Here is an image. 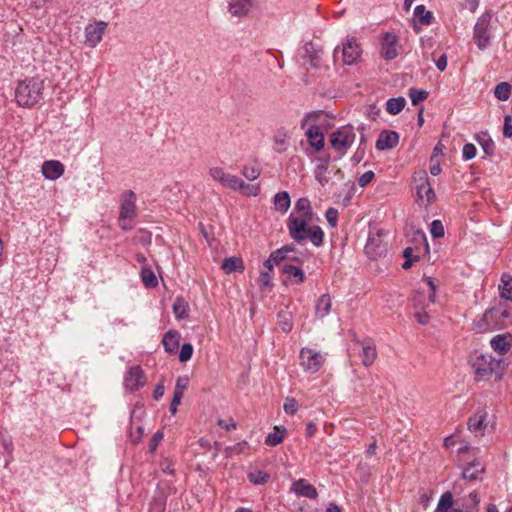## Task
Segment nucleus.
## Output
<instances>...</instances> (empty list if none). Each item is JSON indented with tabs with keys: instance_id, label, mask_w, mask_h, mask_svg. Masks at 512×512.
Masks as SVG:
<instances>
[{
	"instance_id": "nucleus-1",
	"label": "nucleus",
	"mask_w": 512,
	"mask_h": 512,
	"mask_svg": "<svg viewBox=\"0 0 512 512\" xmlns=\"http://www.w3.org/2000/svg\"><path fill=\"white\" fill-rule=\"evenodd\" d=\"M313 220L296 218L291 213L287 219L289 236L297 243L310 240L315 247H320L324 242V232L320 226L310 225Z\"/></svg>"
},
{
	"instance_id": "nucleus-2",
	"label": "nucleus",
	"mask_w": 512,
	"mask_h": 512,
	"mask_svg": "<svg viewBox=\"0 0 512 512\" xmlns=\"http://www.w3.org/2000/svg\"><path fill=\"white\" fill-rule=\"evenodd\" d=\"M44 81L38 77L19 81L15 88V99L21 107H32L43 97Z\"/></svg>"
},
{
	"instance_id": "nucleus-3",
	"label": "nucleus",
	"mask_w": 512,
	"mask_h": 512,
	"mask_svg": "<svg viewBox=\"0 0 512 512\" xmlns=\"http://www.w3.org/2000/svg\"><path fill=\"white\" fill-rule=\"evenodd\" d=\"M502 359H496L492 355L474 351L469 356L471 365L477 380H488L493 374L501 375Z\"/></svg>"
},
{
	"instance_id": "nucleus-4",
	"label": "nucleus",
	"mask_w": 512,
	"mask_h": 512,
	"mask_svg": "<svg viewBox=\"0 0 512 512\" xmlns=\"http://www.w3.org/2000/svg\"><path fill=\"white\" fill-rule=\"evenodd\" d=\"M493 38L492 13L484 12L476 21L473 28V40L479 50H485L491 45Z\"/></svg>"
},
{
	"instance_id": "nucleus-5",
	"label": "nucleus",
	"mask_w": 512,
	"mask_h": 512,
	"mask_svg": "<svg viewBox=\"0 0 512 512\" xmlns=\"http://www.w3.org/2000/svg\"><path fill=\"white\" fill-rule=\"evenodd\" d=\"M510 320V312L498 306L486 310L477 325L481 331H485L490 329L491 327L501 328L507 325L510 322Z\"/></svg>"
},
{
	"instance_id": "nucleus-6",
	"label": "nucleus",
	"mask_w": 512,
	"mask_h": 512,
	"mask_svg": "<svg viewBox=\"0 0 512 512\" xmlns=\"http://www.w3.org/2000/svg\"><path fill=\"white\" fill-rule=\"evenodd\" d=\"M356 138L354 128L351 125H345L334 131L330 135V144L337 151L340 157L344 156L347 150L352 146Z\"/></svg>"
},
{
	"instance_id": "nucleus-7",
	"label": "nucleus",
	"mask_w": 512,
	"mask_h": 512,
	"mask_svg": "<svg viewBox=\"0 0 512 512\" xmlns=\"http://www.w3.org/2000/svg\"><path fill=\"white\" fill-rule=\"evenodd\" d=\"M136 216V195L132 190L123 193L121 197L119 221L123 230H131L133 226L127 223Z\"/></svg>"
},
{
	"instance_id": "nucleus-8",
	"label": "nucleus",
	"mask_w": 512,
	"mask_h": 512,
	"mask_svg": "<svg viewBox=\"0 0 512 512\" xmlns=\"http://www.w3.org/2000/svg\"><path fill=\"white\" fill-rule=\"evenodd\" d=\"M341 52L342 62L345 65H353L361 55V49L354 37H347L340 49L336 47L333 53L334 60L337 61Z\"/></svg>"
},
{
	"instance_id": "nucleus-9",
	"label": "nucleus",
	"mask_w": 512,
	"mask_h": 512,
	"mask_svg": "<svg viewBox=\"0 0 512 512\" xmlns=\"http://www.w3.org/2000/svg\"><path fill=\"white\" fill-rule=\"evenodd\" d=\"M316 117V113H309L301 122V127L304 128L306 125H309L306 130V137L309 141L311 147H313L316 151H320L323 149L325 140L324 135L321 132L320 128L315 124H309Z\"/></svg>"
},
{
	"instance_id": "nucleus-10",
	"label": "nucleus",
	"mask_w": 512,
	"mask_h": 512,
	"mask_svg": "<svg viewBox=\"0 0 512 512\" xmlns=\"http://www.w3.org/2000/svg\"><path fill=\"white\" fill-rule=\"evenodd\" d=\"M324 357L320 352L311 348H302L300 351V364L306 372L316 373L320 370Z\"/></svg>"
},
{
	"instance_id": "nucleus-11",
	"label": "nucleus",
	"mask_w": 512,
	"mask_h": 512,
	"mask_svg": "<svg viewBox=\"0 0 512 512\" xmlns=\"http://www.w3.org/2000/svg\"><path fill=\"white\" fill-rule=\"evenodd\" d=\"M209 175L214 181L219 182L223 187L237 191L244 185V181L236 176L226 173L221 167H213L209 170Z\"/></svg>"
},
{
	"instance_id": "nucleus-12",
	"label": "nucleus",
	"mask_w": 512,
	"mask_h": 512,
	"mask_svg": "<svg viewBox=\"0 0 512 512\" xmlns=\"http://www.w3.org/2000/svg\"><path fill=\"white\" fill-rule=\"evenodd\" d=\"M419 178H414L417 182L416 190L418 201H426L427 204L432 203L435 200V192L429 183L426 171H420L418 173Z\"/></svg>"
},
{
	"instance_id": "nucleus-13",
	"label": "nucleus",
	"mask_w": 512,
	"mask_h": 512,
	"mask_svg": "<svg viewBox=\"0 0 512 512\" xmlns=\"http://www.w3.org/2000/svg\"><path fill=\"white\" fill-rule=\"evenodd\" d=\"M108 26L105 21H95L85 27V43L89 47H96L102 40L103 34Z\"/></svg>"
},
{
	"instance_id": "nucleus-14",
	"label": "nucleus",
	"mask_w": 512,
	"mask_h": 512,
	"mask_svg": "<svg viewBox=\"0 0 512 512\" xmlns=\"http://www.w3.org/2000/svg\"><path fill=\"white\" fill-rule=\"evenodd\" d=\"M380 54L387 61L393 60L398 56V38L394 33L386 32L383 35Z\"/></svg>"
},
{
	"instance_id": "nucleus-15",
	"label": "nucleus",
	"mask_w": 512,
	"mask_h": 512,
	"mask_svg": "<svg viewBox=\"0 0 512 512\" xmlns=\"http://www.w3.org/2000/svg\"><path fill=\"white\" fill-rule=\"evenodd\" d=\"M145 383L144 373L140 366H132L129 368L124 377L125 387L131 391H136Z\"/></svg>"
},
{
	"instance_id": "nucleus-16",
	"label": "nucleus",
	"mask_w": 512,
	"mask_h": 512,
	"mask_svg": "<svg viewBox=\"0 0 512 512\" xmlns=\"http://www.w3.org/2000/svg\"><path fill=\"white\" fill-rule=\"evenodd\" d=\"M399 143V134L392 130H383L380 132L376 141V149L379 151L390 150Z\"/></svg>"
},
{
	"instance_id": "nucleus-17",
	"label": "nucleus",
	"mask_w": 512,
	"mask_h": 512,
	"mask_svg": "<svg viewBox=\"0 0 512 512\" xmlns=\"http://www.w3.org/2000/svg\"><path fill=\"white\" fill-rule=\"evenodd\" d=\"M487 412L484 409H480L474 413L468 419V429L475 435H483L486 429Z\"/></svg>"
},
{
	"instance_id": "nucleus-18",
	"label": "nucleus",
	"mask_w": 512,
	"mask_h": 512,
	"mask_svg": "<svg viewBox=\"0 0 512 512\" xmlns=\"http://www.w3.org/2000/svg\"><path fill=\"white\" fill-rule=\"evenodd\" d=\"M490 345L496 353L503 356L512 348V334H498L490 340Z\"/></svg>"
},
{
	"instance_id": "nucleus-19",
	"label": "nucleus",
	"mask_w": 512,
	"mask_h": 512,
	"mask_svg": "<svg viewBox=\"0 0 512 512\" xmlns=\"http://www.w3.org/2000/svg\"><path fill=\"white\" fill-rule=\"evenodd\" d=\"M479 496L476 492H471L467 497L455 502V512H478Z\"/></svg>"
},
{
	"instance_id": "nucleus-20",
	"label": "nucleus",
	"mask_w": 512,
	"mask_h": 512,
	"mask_svg": "<svg viewBox=\"0 0 512 512\" xmlns=\"http://www.w3.org/2000/svg\"><path fill=\"white\" fill-rule=\"evenodd\" d=\"M291 491L297 496L316 499L318 492L316 488L305 479H299L292 484Z\"/></svg>"
},
{
	"instance_id": "nucleus-21",
	"label": "nucleus",
	"mask_w": 512,
	"mask_h": 512,
	"mask_svg": "<svg viewBox=\"0 0 512 512\" xmlns=\"http://www.w3.org/2000/svg\"><path fill=\"white\" fill-rule=\"evenodd\" d=\"M64 173V165L57 160L45 161L42 165V174L46 179L56 180Z\"/></svg>"
},
{
	"instance_id": "nucleus-22",
	"label": "nucleus",
	"mask_w": 512,
	"mask_h": 512,
	"mask_svg": "<svg viewBox=\"0 0 512 512\" xmlns=\"http://www.w3.org/2000/svg\"><path fill=\"white\" fill-rule=\"evenodd\" d=\"M484 471L485 468L481 462L477 459H474L473 461L469 462L466 467H464L462 476L465 480L468 481H478L482 480L479 475L484 473Z\"/></svg>"
},
{
	"instance_id": "nucleus-23",
	"label": "nucleus",
	"mask_w": 512,
	"mask_h": 512,
	"mask_svg": "<svg viewBox=\"0 0 512 512\" xmlns=\"http://www.w3.org/2000/svg\"><path fill=\"white\" fill-rule=\"evenodd\" d=\"M281 272L287 276L292 284L299 285L305 281L304 271L299 266L284 263L281 266Z\"/></svg>"
},
{
	"instance_id": "nucleus-24",
	"label": "nucleus",
	"mask_w": 512,
	"mask_h": 512,
	"mask_svg": "<svg viewBox=\"0 0 512 512\" xmlns=\"http://www.w3.org/2000/svg\"><path fill=\"white\" fill-rule=\"evenodd\" d=\"M252 7V0H229L228 11L232 16L243 17L248 14Z\"/></svg>"
},
{
	"instance_id": "nucleus-25",
	"label": "nucleus",
	"mask_w": 512,
	"mask_h": 512,
	"mask_svg": "<svg viewBox=\"0 0 512 512\" xmlns=\"http://www.w3.org/2000/svg\"><path fill=\"white\" fill-rule=\"evenodd\" d=\"M304 55L303 58L309 61L313 68H317L320 64L322 57V49L314 43H306L303 47Z\"/></svg>"
},
{
	"instance_id": "nucleus-26",
	"label": "nucleus",
	"mask_w": 512,
	"mask_h": 512,
	"mask_svg": "<svg viewBox=\"0 0 512 512\" xmlns=\"http://www.w3.org/2000/svg\"><path fill=\"white\" fill-rule=\"evenodd\" d=\"M294 213L296 218H305L308 220H313V210L311 207V203L308 198H300L296 201L294 206Z\"/></svg>"
},
{
	"instance_id": "nucleus-27",
	"label": "nucleus",
	"mask_w": 512,
	"mask_h": 512,
	"mask_svg": "<svg viewBox=\"0 0 512 512\" xmlns=\"http://www.w3.org/2000/svg\"><path fill=\"white\" fill-rule=\"evenodd\" d=\"M361 345L362 346L359 356L361 358L362 364L365 367H369L375 362L377 358L376 347L371 342H362Z\"/></svg>"
},
{
	"instance_id": "nucleus-28",
	"label": "nucleus",
	"mask_w": 512,
	"mask_h": 512,
	"mask_svg": "<svg viewBox=\"0 0 512 512\" xmlns=\"http://www.w3.org/2000/svg\"><path fill=\"white\" fill-rule=\"evenodd\" d=\"M180 333L176 330L167 331L162 339L164 350L168 354H174L179 347Z\"/></svg>"
},
{
	"instance_id": "nucleus-29",
	"label": "nucleus",
	"mask_w": 512,
	"mask_h": 512,
	"mask_svg": "<svg viewBox=\"0 0 512 512\" xmlns=\"http://www.w3.org/2000/svg\"><path fill=\"white\" fill-rule=\"evenodd\" d=\"M296 248L294 245H285L270 254L271 261H274L276 265H280L283 261L293 260V257H290V253H295Z\"/></svg>"
},
{
	"instance_id": "nucleus-30",
	"label": "nucleus",
	"mask_w": 512,
	"mask_h": 512,
	"mask_svg": "<svg viewBox=\"0 0 512 512\" xmlns=\"http://www.w3.org/2000/svg\"><path fill=\"white\" fill-rule=\"evenodd\" d=\"M386 251L385 247L380 244L379 236H369L365 245V252L368 256L376 258Z\"/></svg>"
},
{
	"instance_id": "nucleus-31",
	"label": "nucleus",
	"mask_w": 512,
	"mask_h": 512,
	"mask_svg": "<svg viewBox=\"0 0 512 512\" xmlns=\"http://www.w3.org/2000/svg\"><path fill=\"white\" fill-rule=\"evenodd\" d=\"M332 300L329 294L321 295L315 305V314L318 318H324L330 313Z\"/></svg>"
},
{
	"instance_id": "nucleus-32",
	"label": "nucleus",
	"mask_w": 512,
	"mask_h": 512,
	"mask_svg": "<svg viewBox=\"0 0 512 512\" xmlns=\"http://www.w3.org/2000/svg\"><path fill=\"white\" fill-rule=\"evenodd\" d=\"M475 139L487 156L494 155L495 144L487 132L476 134Z\"/></svg>"
},
{
	"instance_id": "nucleus-33",
	"label": "nucleus",
	"mask_w": 512,
	"mask_h": 512,
	"mask_svg": "<svg viewBox=\"0 0 512 512\" xmlns=\"http://www.w3.org/2000/svg\"><path fill=\"white\" fill-rule=\"evenodd\" d=\"M221 267L227 274L244 271V263L239 257L225 258Z\"/></svg>"
},
{
	"instance_id": "nucleus-34",
	"label": "nucleus",
	"mask_w": 512,
	"mask_h": 512,
	"mask_svg": "<svg viewBox=\"0 0 512 512\" xmlns=\"http://www.w3.org/2000/svg\"><path fill=\"white\" fill-rule=\"evenodd\" d=\"M499 292L501 298L512 302V276L510 274H502L501 284L499 285Z\"/></svg>"
},
{
	"instance_id": "nucleus-35",
	"label": "nucleus",
	"mask_w": 512,
	"mask_h": 512,
	"mask_svg": "<svg viewBox=\"0 0 512 512\" xmlns=\"http://www.w3.org/2000/svg\"><path fill=\"white\" fill-rule=\"evenodd\" d=\"M273 203L277 211L285 213L291 204L290 196L286 191L278 192L273 198Z\"/></svg>"
},
{
	"instance_id": "nucleus-36",
	"label": "nucleus",
	"mask_w": 512,
	"mask_h": 512,
	"mask_svg": "<svg viewBox=\"0 0 512 512\" xmlns=\"http://www.w3.org/2000/svg\"><path fill=\"white\" fill-rule=\"evenodd\" d=\"M286 434V429L283 427L275 426L273 432H270L266 438L265 443L268 446H277L283 442Z\"/></svg>"
},
{
	"instance_id": "nucleus-37",
	"label": "nucleus",
	"mask_w": 512,
	"mask_h": 512,
	"mask_svg": "<svg viewBox=\"0 0 512 512\" xmlns=\"http://www.w3.org/2000/svg\"><path fill=\"white\" fill-rule=\"evenodd\" d=\"M278 325L284 333H289L293 329V316L287 310H282L277 314Z\"/></svg>"
},
{
	"instance_id": "nucleus-38",
	"label": "nucleus",
	"mask_w": 512,
	"mask_h": 512,
	"mask_svg": "<svg viewBox=\"0 0 512 512\" xmlns=\"http://www.w3.org/2000/svg\"><path fill=\"white\" fill-rule=\"evenodd\" d=\"M406 100L403 97L390 98L386 102V111L391 115L399 114L405 107Z\"/></svg>"
},
{
	"instance_id": "nucleus-39",
	"label": "nucleus",
	"mask_w": 512,
	"mask_h": 512,
	"mask_svg": "<svg viewBox=\"0 0 512 512\" xmlns=\"http://www.w3.org/2000/svg\"><path fill=\"white\" fill-rule=\"evenodd\" d=\"M288 135L284 129L278 130L274 136V150L283 153L287 150Z\"/></svg>"
},
{
	"instance_id": "nucleus-40",
	"label": "nucleus",
	"mask_w": 512,
	"mask_h": 512,
	"mask_svg": "<svg viewBox=\"0 0 512 512\" xmlns=\"http://www.w3.org/2000/svg\"><path fill=\"white\" fill-rule=\"evenodd\" d=\"M414 16L422 25H430L433 21L432 12L426 10L424 5H417L414 9Z\"/></svg>"
},
{
	"instance_id": "nucleus-41",
	"label": "nucleus",
	"mask_w": 512,
	"mask_h": 512,
	"mask_svg": "<svg viewBox=\"0 0 512 512\" xmlns=\"http://www.w3.org/2000/svg\"><path fill=\"white\" fill-rule=\"evenodd\" d=\"M140 276L145 287L155 288L158 285L157 277L150 268L143 267L141 269Z\"/></svg>"
},
{
	"instance_id": "nucleus-42",
	"label": "nucleus",
	"mask_w": 512,
	"mask_h": 512,
	"mask_svg": "<svg viewBox=\"0 0 512 512\" xmlns=\"http://www.w3.org/2000/svg\"><path fill=\"white\" fill-rule=\"evenodd\" d=\"M261 174V169L257 163H248L243 166L242 175L248 181L256 180Z\"/></svg>"
},
{
	"instance_id": "nucleus-43",
	"label": "nucleus",
	"mask_w": 512,
	"mask_h": 512,
	"mask_svg": "<svg viewBox=\"0 0 512 512\" xmlns=\"http://www.w3.org/2000/svg\"><path fill=\"white\" fill-rule=\"evenodd\" d=\"M173 312L178 319H184L188 316L189 306L182 298H176L173 304Z\"/></svg>"
},
{
	"instance_id": "nucleus-44",
	"label": "nucleus",
	"mask_w": 512,
	"mask_h": 512,
	"mask_svg": "<svg viewBox=\"0 0 512 512\" xmlns=\"http://www.w3.org/2000/svg\"><path fill=\"white\" fill-rule=\"evenodd\" d=\"M454 504L452 494L450 492H445L438 502L436 512H451L452 506Z\"/></svg>"
},
{
	"instance_id": "nucleus-45",
	"label": "nucleus",
	"mask_w": 512,
	"mask_h": 512,
	"mask_svg": "<svg viewBox=\"0 0 512 512\" xmlns=\"http://www.w3.org/2000/svg\"><path fill=\"white\" fill-rule=\"evenodd\" d=\"M511 93V85L508 82H501L496 85L494 90L495 97L500 101L509 99Z\"/></svg>"
},
{
	"instance_id": "nucleus-46",
	"label": "nucleus",
	"mask_w": 512,
	"mask_h": 512,
	"mask_svg": "<svg viewBox=\"0 0 512 512\" xmlns=\"http://www.w3.org/2000/svg\"><path fill=\"white\" fill-rule=\"evenodd\" d=\"M248 480L254 485H262L268 482L270 475L263 471H253L248 473Z\"/></svg>"
},
{
	"instance_id": "nucleus-47",
	"label": "nucleus",
	"mask_w": 512,
	"mask_h": 512,
	"mask_svg": "<svg viewBox=\"0 0 512 512\" xmlns=\"http://www.w3.org/2000/svg\"><path fill=\"white\" fill-rule=\"evenodd\" d=\"M428 92L421 89L410 88L409 89V97L412 105L416 106L420 104L422 101L426 100L428 97Z\"/></svg>"
},
{
	"instance_id": "nucleus-48",
	"label": "nucleus",
	"mask_w": 512,
	"mask_h": 512,
	"mask_svg": "<svg viewBox=\"0 0 512 512\" xmlns=\"http://www.w3.org/2000/svg\"><path fill=\"white\" fill-rule=\"evenodd\" d=\"M0 444L9 457H12L14 450L13 441L10 436L0 431Z\"/></svg>"
},
{
	"instance_id": "nucleus-49",
	"label": "nucleus",
	"mask_w": 512,
	"mask_h": 512,
	"mask_svg": "<svg viewBox=\"0 0 512 512\" xmlns=\"http://www.w3.org/2000/svg\"><path fill=\"white\" fill-rule=\"evenodd\" d=\"M193 354V346L190 343H184L181 346L180 353H179V361L182 363H185L189 361Z\"/></svg>"
},
{
	"instance_id": "nucleus-50",
	"label": "nucleus",
	"mask_w": 512,
	"mask_h": 512,
	"mask_svg": "<svg viewBox=\"0 0 512 512\" xmlns=\"http://www.w3.org/2000/svg\"><path fill=\"white\" fill-rule=\"evenodd\" d=\"M327 168L324 167V165H317L316 168H315V171H314V174H315V178L316 180L322 185H326L329 181L326 173H327Z\"/></svg>"
},
{
	"instance_id": "nucleus-51",
	"label": "nucleus",
	"mask_w": 512,
	"mask_h": 512,
	"mask_svg": "<svg viewBox=\"0 0 512 512\" xmlns=\"http://www.w3.org/2000/svg\"><path fill=\"white\" fill-rule=\"evenodd\" d=\"M476 152L477 149L474 144L466 143L462 149V157L466 161L471 160L476 156Z\"/></svg>"
},
{
	"instance_id": "nucleus-52",
	"label": "nucleus",
	"mask_w": 512,
	"mask_h": 512,
	"mask_svg": "<svg viewBox=\"0 0 512 512\" xmlns=\"http://www.w3.org/2000/svg\"><path fill=\"white\" fill-rule=\"evenodd\" d=\"M297 408H298V403L294 398L288 397L285 399V402L283 405V409H284L285 413H287L289 415H294L297 412Z\"/></svg>"
},
{
	"instance_id": "nucleus-53",
	"label": "nucleus",
	"mask_w": 512,
	"mask_h": 512,
	"mask_svg": "<svg viewBox=\"0 0 512 512\" xmlns=\"http://www.w3.org/2000/svg\"><path fill=\"white\" fill-rule=\"evenodd\" d=\"M432 236L434 238H440L444 236V227L440 220H434L431 223V230H430Z\"/></svg>"
},
{
	"instance_id": "nucleus-54",
	"label": "nucleus",
	"mask_w": 512,
	"mask_h": 512,
	"mask_svg": "<svg viewBox=\"0 0 512 512\" xmlns=\"http://www.w3.org/2000/svg\"><path fill=\"white\" fill-rule=\"evenodd\" d=\"M188 382H189L188 377H179L176 381L173 394H178V395L183 396V393L188 386Z\"/></svg>"
},
{
	"instance_id": "nucleus-55",
	"label": "nucleus",
	"mask_w": 512,
	"mask_h": 512,
	"mask_svg": "<svg viewBox=\"0 0 512 512\" xmlns=\"http://www.w3.org/2000/svg\"><path fill=\"white\" fill-rule=\"evenodd\" d=\"M239 190L247 196H257L260 193V186L259 184H246L244 182L243 187Z\"/></svg>"
},
{
	"instance_id": "nucleus-56",
	"label": "nucleus",
	"mask_w": 512,
	"mask_h": 512,
	"mask_svg": "<svg viewBox=\"0 0 512 512\" xmlns=\"http://www.w3.org/2000/svg\"><path fill=\"white\" fill-rule=\"evenodd\" d=\"M163 437H164V434L162 431H157L151 438L150 442H149V452L153 453L158 445L160 444V442L163 440Z\"/></svg>"
},
{
	"instance_id": "nucleus-57",
	"label": "nucleus",
	"mask_w": 512,
	"mask_h": 512,
	"mask_svg": "<svg viewBox=\"0 0 512 512\" xmlns=\"http://www.w3.org/2000/svg\"><path fill=\"white\" fill-rule=\"evenodd\" d=\"M325 217L327 219V222L330 224L331 227H336L337 221H338V210L335 208H328Z\"/></svg>"
},
{
	"instance_id": "nucleus-58",
	"label": "nucleus",
	"mask_w": 512,
	"mask_h": 512,
	"mask_svg": "<svg viewBox=\"0 0 512 512\" xmlns=\"http://www.w3.org/2000/svg\"><path fill=\"white\" fill-rule=\"evenodd\" d=\"M383 392L384 389L381 385L373 383L371 388V400L376 402L378 399H382Z\"/></svg>"
},
{
	"instance_id": "nucleus-59",
	"label": "nucleus",
	"mask_w": 512,
	"mask_h": 512,
	"mask_svg": "<svg viewBox=\"0 0 512 512\" xmlns=\"http://www.w3.org/2000/svg\"><path fill=\"white\" fill-rule=\"evenodd\" d=\"M374 176L375 174L373 171H366L359 177L358 184L361 187H365L373 180Z\"/></svg>"
},
{
	"instance_id": "nucleus-60",
	"label": "nucleus",
	"mask_w": 512,
	"mask_h": 512,
	"mask_svg": "<svg viewBox=\"0 0 512 512\" xmlns=\"http://www.w3.org/2000/svg\"><path fill=\"white\" fill-rule=\"evenodd\" d=\"M503 135L507 138L512 137V118L509 115L504 119Z\"/></svg>"
},
{
	"instance_id": "nucleus-61",
	"label": "nucleus",
	"mask_w": 512,
	"mask_h": 512,
	"mask_svg": "<svg viewBox=\"0 0 512 512\" xmlns=\"http://www.w3.org/2000/svg\"><path fill=\"white\" fill-rule=\"evenodd\" d=\"M182 398H183L182 395L173 394V398L171 400L170 407H169V411L171 414H173V415L176 414L177 408L180 405Z\"/></svg>"
},
{
	"instance_id": "nucleus-62",
	"label": "nucleus",
	"mask_w": 512,
	"mask_h": 512,
	"mask_svg": "<svg viewBox=\"0 0 512 512\" xmlns=\"http://www.w3.org/2000/svg\"><path fill=\"white\" fill-rule=\"evenodd\" d=\"M248 446V443L246 441L239 442L233 446H230L227 448V451L230 453H236L239 454L243 452L244 448Z\"/></svg>"
},
{
	"instance_id": "nucleus-63",
	"label": "nucleus",
	"mask_w": 512,
	"mask_h": 512,
	"mask_svg": "<svg viewBox=\"0 0 512 512\" xmlns=\"http://www.w3.org/2000/svg\"><path fill=\"white\" fill-rule=\"evenodd\" d=\"M414 239L416 241H420L423 244V250L425 252H428L429 245H428V242H427L426 235L423 232H421V231L416 232Z\"/></svg>"
},
{
	"instance_id": "nucleus-64",
	"label": "nucleus",
	"mask_w": 512,
	"mask_h": 512,
	"mask_svg": "<svg viewBox=\"0 0 512 512\" xmlns=\"http://www.w3.org/2000/svg\"><path fill=\"white\" fill-rule=\"evenodd\" d=\"M415 318L417 322L421 325H426L429 322V315L426 312L417 311L415 313Z\"/></svg>"
}]
</instances>
